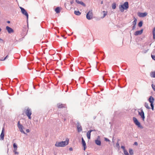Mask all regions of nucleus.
<instances>
[{"label":"nucleus","mask_w":155,"mask_h":155,"mask_svg":"<svg viewBox=\"0 0 155 155\" xmlns=\"http://www.w3.org/2000/svg\"><path fill=\"white\" fill-rule=\"evenodd\" d=\"M25 112L26 115L28 117V119H31V109L28 108L25 110Z\"/></svg>","instance_id":"obj_3"},{"label":"nucleus","mask_w":155,"mask_h":155,"mask_svg":"<svg viewBox=\"0 0 155 155\" xmlns=\"http://www.w3.org/2000/svg\"><path fill=\"white\" fill-rule=\"evenodd\" d=\"M18 126L19 125V124H20V121H19L18 122Z\"/></svg>","instance_id":"obj_43"},{"label":"nucleus","mask_w":155,"mask_h":155,"mask_svg":"<svg viewBox=\"0 0 155 155\" xmlns=\"http://www.w3.org/2000/svg\"><path fill=\"white\" fill-rule=\"evenodd\" d=\"M4 127H3L2 128V133L0 135V140H3L4 139Z\"/></svg>","instance_id":"obj_9"},{"label":"nucleus","mask_w":155,"mask_h":155,"mask_svg":"<svg viewBox=\"0 0 155 155\" xmlns=\"http://www.w3.org/2000/svg\"><path fill=\"white\" fill-rule=\"evenodd\" d=\"M18 127L19 129H21V128H23V127L21 124H19L18 126Z\"/></svg>","instance_id":"obj_31"},{"label":"nucleus","mask_w":155,"mask_h":155,"mask_svg":"<svg viewBox=\"0 0 155 155\" xmlns=\"http://www.w3.org/2000/svg\"><path fill=\"white\" fill-rule=\"evenodd\" d=\"M21 12L23 14L26 16L27 19L28 18V15L25 9L21 7H20Z\"/></svg>","instance_id":"obj_7"},{"label":"nucleus","mask_w":155,"mask_h":155,"mask_svg":"<svg viewBox=\"0 0 155 155\" xmlns=\"http://www.w3.org/2000/svg\"><path fill=\"white\" fill-rule=\"evenodd\" d=\"M153 38L154 39L155 37V27L153 29Z\"/></svg>","instance_id":"obj_26"},{"label":"nucleus","mask_w":155,"mask_h":155,"mask_svg":"<svg viewBox=\"0 0 155 155\" xmlns=\"http://www.w3.org/2000/svg\"><path fill=\"white\" fill-rule=\"evenodd\" d=\"M152 87L153 88V89L155 91V88H154L155 87V86L153 84H152Z\"/></svg>","instance_id":"obj_35"},{"label":"nucleus","mask_w":155,"mask_h":155,"mask_svg":"<svg viewBox=\"0 0 155 155\" xmlns=\"http://www.w3.org/2000/svg\"><path fill=\"white\" fill-rule=\"evenodd\" d=\"M69 150L70 151H72L73 150L72 148L71 147L70 148Z\"/></svg>","instance_id":"obj_39"},{"label":"nucleus","mask_w":155,"mask_h":155,"mask_svg":"<svg viewBox=\"0 0 155 155\" xmlns=\"http://www.w3.org/2000/svg\"><path fill=\"white\" fill-rule=\"evenodd\" d=\"M6 29L9 33H11L14 32L13 30L9 26H7Z\"/></svg>","instance_id":"obj_11"},{"label":"nucleus","mask_w":155,"mask_h":155,"mask_svg":"<svg viewBox=\"0 0 155 155\" xmlns=\"http://www.w3.org/2000/svg\"><path fill=\"white\" fill-rule=\"evenodd\" d=\"M74 13L75 15H79L81 14V13L79 11H74Z\"/></svg>","instance_id":"obj_23"},{"label":"nucleus","mask_w":155,"mask_h":155,"mask_svg":"<svg viewBox=\"0 0 155 155\" xmlns=\"http://www.w3.org/2000/svg\"><path fill=\"white\" fill-rule=\"evenodd\" d=\"M13 147L14 149V150H17V145L15 143L13 144Z\"/></svg>","instance_id":"obj_20"},{"label":"nucleus","mask_w":155,"mask_h":155,"mask_svg":"<svg viewBox=\"0 0 155 155\" xmlns=\"http://www.w3.org/2000/svg\"><path fill=\"white\" fill-rule=\"evenodd\" d=\"M143 29H142L140 31H137L134 33V35L136 36L140 35L143 33Z\"/></svg>","instance_id":"obj_12"},{"label":"nucleus","mask_w":155,"mask_h":155,"mask_svg":"<svg viewBox=\"0 0 155 155\" xmlns=\"http://www.w3.org/2000/svg\"><path fill=\"white\" fill-rule=\"evenodd\" d=\"M20 131L21 132L23 133L24 134H25V132L24 131V130H23V128H21V129H20Z\"/></svg>","instance_id":"obj_32"},{"label":"nucleus","mask_w":155,"mask_h":155,"mask_svg":"<svg viewBox=\"0 0 155 155\" xmlns=\"http://www.w3.org/2000/svg\"><path fill=\"white\" fill-rule=\"evenodd\" d=\"M129 153L130 154V155H132L133 154V150L132 149H130L129 150Z\"/></svg>","instance_id":"obj_30"},{"label":"nucleus","mask_w":155,"mask_h":155,"mask_svg":"<svg viewBox=\"0 0 155 155\" xmlns=\"http://www.w3.org/2000/svg\"><path fill=\"white\" fill-rule=\"evenodd\" d=\"M73 3V1H71V4H72V3Z\"/></svg>","instance_id":"obj_44"},{"label":"nucleus","mask_w":155,"mask_h":155,"mask_svg":"<svg viewBox=\"0 0 155 155\" xmlns=\"http://www.w3.org/2000/svg\"><path fill=\"white\" fill-rule=\"evenodd\" d=\"M92 131V130H89L87 134V136L88 139H90L91 138V133Z\"/></svg>","instance_id":"obj_16"},{"label":"nucleus","mask_w":155,"mask_h":155,"mask_svg":"<svg viewBox=\"0 0 155 155\" xmlns=\"http://www.w3.org/2000/svg\"><path fill=\"white\" fill-rule=\"evenodd\" d=\"M151 57L153 59L155 60V55H152Z\"/></svg>","instance_id":"obj_34"},{"label":"nucleus","mask_w":155,"mask_h":155,"mask_svg":"<svg viewBox=\"0 0 155 155\" xmlns=\"http://www.w3.org/2000/svg\"><path fill=\"white\" fill-rule=\"evenodd\" d=\"M133 120L135 124L139 127L142 128L140 123L138 121L137 119L135 117H133Z\"/></svg>","instance_id":"obj_4"},{"label":"nucleus","mask_w":155,"mask_h":155,"mask_svg":"<svg viewBox=\"0 0 155 155\" xmlns=\"http://www.w3.org/2000/svg\"><path fill=\"white\" fill-rule=\"evenodd\" d=\"M103 12L104 13V15H103V16L102 17V18H104L106 16V15H107V12L105 11H103Z\"/></svg>","instance_id":"obj_25"},{"label":"nucleus","mask_w":155,"mask_h":155,"mask_svg":"<svg viewBox=\"0 0 155 155\" xmlns=\"http://www.w3.org/2000/svg\"><path fill=\"white\" fill-rule=\"evenodd\" d=\"M14 152L15 154H18V153L17 151V150H14Z\"/></svg>","instance_id":"obj_33"},{"label":"nucleus","mask_w":155,"mask_h":155,"mask_svg":"<svg viewBox=\"0 0 155 155\" xmlns=\"http://www.w3.org/2000/svg\"><path fill=\"white\" fill-rule=\"evenodd\" d=\"M105 140H106L107 141H109V139H107V138H105Z\"/></svg>","instance_id":"obj_41"},{"label":"nucleus","mask_w":155,"mask_h":155,"mask_svg":"<svg viewBox=\"0 0 155 155\" xmlns=\"http://www.w3.org/2000/svg\"><path fill=\"white\" fill-rule=\"evenodd\" d=\"M151 77L155 78V71L152 72L150 74Z\"/></svg>","instance_id":"obj_24"},{"label":"nucleus","mask_w":155,"mask_h":155,"mask_svg":"<svg viewBox=\"0 0 155 155\" xmlns=\"http://www.w3.org/2000/svg\"><path fill=\"white\" fill-rule=\"evenodd\" d=\"M101 4H103V1H102L101 2Z\"/></svg>","instance_id":"obj_46"},{"label":"nucleus","mask_w":155,"mask_h":155,"mask_svg":"<svg viewBox=\"0 0 155 155\" xmlns=\"http://www.w3.org/2000/svg\"><path fill=\"white\" fill-rule=\"evenodd\" d=\"M134 144L136 145H137V142H135L134 143Z\"/></svg>","instance_id":"obj_42"},{"label":"nucleus","mask_w":155,"mask_h":155,"mask_svg":"<svg viewBox=\"0 0 155 155\" xmlns=\"http://www.w3.org/2000/svg\"><path fill=\"white\" fill-rule=\"evenodd\" d=\"M121 148L123 149V150H125V147L124 146H121Z\"/></svg>","instance_id":"obj_37"},{"label":"nucleus","mask_w":155,"mask_h":155,"mask_svg":"<svg viewBox=\"0 0 155 155\" xmlns=\"http://www.w3.org/2000/svg\"><path fill=\"white\" fill-rule=\"evenodd\" d=\"M69 139H67L66 141H61V142H56L55 144V146L57 147H64L68 145L69 142Z\"/></svg>","instance_id":"obj_1"},{"label":"nucleus","mask_w":155,"mask_h":155,"mask_svg":"<svg viewBox=\"0 0 155 155\" xmlns=\"http://www.w3.org/2000/svg\"><path fill=\"white\" fill-rule=\"evenodd\" d=\"M135 28V26L134 25L133 27V30H134Z\"/></svg>","instance_id":"obj_40"},{"label":"nucleus","mask_w":155,"mask_h":155,"mask_svg":"<svg viewBox=\"0 0 155 155\" xmlns=\"http://www.w3.org/2000/svg\"><path fill=\"white\" fill-rule=\"evenodd\" d=\"M87 18L88 19L90 20L92 19L93 18V13L92 10L90 11L86 15Z\"/></svg>","instance_id":"obj_6"},{"label":"nucleus","mask_w":155,"mask_h":155,"mask_svg":"<svg viewBox=\"0 0 155 155\" xmlns=\"http://www.w3.org/2000/svg\"><path fill=\"white\" fill-rule=\"evenodd\" d=\"M142 22L141 21H140L138 24V26L139 27H141L142 25Z\"/></svg>","instance_id":"obj_29"},{"label":"nucleus","mask_w":155,"mask_h":155,"mask_svg":"<svg viewBox=\"0 0 155 155\" xmlns=\"http://www.w3.org/2000/svg\"><path fill=\"white\" fill-rule=\"evenodd\" d=\"M76 2L80 4L81 5H83L84 6H85V4L82 2H80V1H79L78 0H76Z\"/></svg>","instance_id":"obj_18"},{"label":"nucleus","mask_w":155,"mask_h":155,"mask_svg":"<svg viewBox=\"0 0 155 155\" xmlns=\"http://www.w3.org/2000/svg\"><path fill=\"white\" fill-rule=\"evenodd\" d=\"M124 154L125 155H129V154L128 152H127V151L126 149L124 150Z\"/></svg>","instance_id":"obj_28"},{"label":"nucleus","mask_w":155,"mask_h":155,"mask_svg":"<svg viewBox=\"0 0 155 155\" xmlns=\"http://www.w3.org/2000/svg\"><path fill=\"white\" fill-rule=\"evenodd\" d=\"M77 130L79 132H80L82 130V127L80 124H78L77 125Z\"/></svg>","instance_id":"obj_15"},{"label":"nucleus","mask_w":155,"mask_h":155,"mask_svg":"<svg viewBox=\"0 0 155 155\" xmlns=\"http://www.w3.org/2000/svg\"><path fill=\"white\" fill-rule=\"evenodd\" d=\"M81 140L82 144L84 148V150H85L86 148V143L83 137H82L81 138Z\"/></svg>","instance_id":"obj_13"},{"label":"nucleus","mask_w":155,"mask_h":155,"mask_svg":"<svg viewBox=\"0 0 155 155\" xmlns=\"http://www.w3.org/2000/svg\"><path fill=\"white\" fill-rule=\"evenodd\" d=\"M60 9L59 7H57L55 9V11L57 13H58L60 12Z\"/></svg>","instance_id":"obj_19"},{"label":"nucleus","mask_w":155,"mask_h":155,"mask_svg":"<svg viewBox=\"0 0 155 155\" xmlns=\"http://www.w3.org/2000/svg\"><path fill=\"white\" fill-rule=\"evenodd\" d=\"M144 106L147 109H149L150 108L149 107V106L148 104L147 103H145Z\"/></svg>","instance_id":"obj_22"},{"label":"nucleus","mask_w":155,"mask_h":155,"mask_svg":"<svg viewBox=\"0 0 155 155\" xmlns=\"http://www.w3.org/2000/svg\"><path fill=\"white\" fill-rule=\"evenodd\" d=\"M57 106L59 108H63L66 107L65 104H57Z\"/></svg>","instance_id":"obj_14"},{"label":"nucleus","mask_w":155,"mask_h":155,"mask_svg":"<svg viewBox=\"0 0 155 155\" xmlns=\"http://www.w3.org/2000/svg\"><path fill=\"white\" fill-rule=\"evenodd\" d=\"M95 143L98 145L100 146L101 145V141L100 140H96Z\"/></svg>","instance_id":"obj_17"},{"label":"nucleus","mask_w":155,"mask_h":155,"mask_svg":"<svg viewBox=\"0 0 155 155\" xmlns=\"http://www.w3.org/2000/svg\"><path fill=\"white\" fill-rule=\"evenodd\" d=\"M112 8L113 9H115L116 8V5L115 3H113L112 6Z\"/></svg>","instance_id":"obj_27"},{"label":"nucleus","mask_w":155,"mask_h":155,"mask_svg":"<svg viewBox=\"0 0 155 155\" xmlns=\"http://www.w3.org/2000/svg\"><path fill=\"white\" fill-rule=\"evenodd\" d=\"M7 23H10V21H7Z\"/></svg>","instance_id":"obj_45"},{"label":"nucleus","mask_w":155,"mask_h":155,"mask_svg":"<svg viewBox=\"0 0 155 155\" xmlns=\"http://www.w3.org/2000/svg\"><path fill=\"white\" fill-rule=\"evenodd\" d=\"M138 114L141 116L143 120L144 121L145 119L144 114L143 110H141L140 112L138 111Z\"/></svg>","instance_id":"obj_8"},{"label":"nucleus","mask_w":155,"mask_h":155,"mask_svg":"<svg viewBox=\"0 0 155 155\" xmlns=\"http://www.w3.org/2000/svg\"><path fill=\"white\" fill-rule=\"evenodd\" d=\"M147 14L146 12L144 13H139L138 14V15L140 17H143L147 15Z\"/></svg>","instance_id":"obj_10"},{"label":"nucleus","mask_w":155,"mask_h":155,"mask_svg":"<svg viewBox=\"0 0 155 155\" xmlns=\"http://www.w3.org/2000/svg\"><path fill=\"white\" fill-rule=\"evenodd\" d=\"M134 20L133 22V25L134 26H136L137 23V19L135 17H134Z\"/></svg>","instance_id":"obj_21"},{"label":"nucleus","mask_w":155,"mask_h":155,"mask_svg":"<svg viewBox=\"0 0 155 155\" xmlns=\"http://www.w3.org/2000/svg\"><path fill=\"white\" fill-rule=\"evenodd\" d=\"M26 131L27 132V133H29L30 132V130L29 129H27L26 130Z\"/></svg>","instance_id":"obj_38"},{"label":"nucleus","mask_w":155,"mask_h":155,"mask_svg":"<svg viewBox=\"0 0 155 155\" xmlns=\"http://www.w3.org/2000/svg\"><path fill=\"white\" fill-rule=\"evenodd\" d=\"M129 5L128 2H125L124 4L120 5L119 7V9L122 12L124 11V10H126L128 8Z\"/></svg>","instance_id":"obj_2"},{"label":"nucleus","mask_w":155,"mask_h":155,"mask_svg":"<svg viewBox=\"0 0 155 155\" xmlns=\"http://www.w3.org/2000/svg\"><path fill=\"white\" fill-rule=\"evenodd\" d=\"M154 100V99L152 96H150L149 99V101L150 102V105L152 108V109L153 110L154 106L153 104V103Z\"/></svg>","instance_id":"obj_5"},{"label":"nucleus","mask_w":155,"mask_h":155,"mask_svg":"<svg viewBox=\"0 0 155 155\" xmlns=\"http://www.w3.org/2000/svg\"><path fill=\"white\" fill-rule=\"evenodd\" d=\"M1 31V29L0 28V32Z\"/></svg>","instance_id":"obj_47"},{"label":"nucleus","mask_w":155,"mask_h":155,"mask_svg":"<svg viewBox=\"0 0 155 155\" xmlns=\"http://www.w3.org/2000/svg\"><path fill=\"white\" fill-rule=\"evenodd\" d=\"M8 56L7 55L5 57V58L1 60V61H4L8 57Z\"/></svg>","instance_id":"obj_36"}]
</instances>
